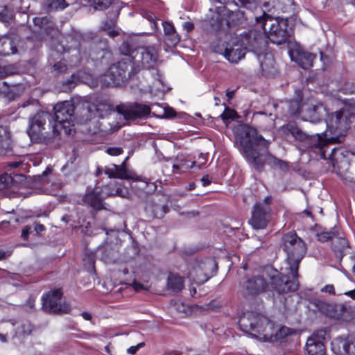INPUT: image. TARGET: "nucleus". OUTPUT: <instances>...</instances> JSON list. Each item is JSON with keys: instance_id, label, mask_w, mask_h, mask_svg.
Instances as JSON below:
<instances>
[{"instance_id": "1", "label": "nucleus", "mask_w": 355, "mask_h": 355, "mask_svg": "<svg viewBox=\"0 0 355 355\" xmlns=\"http://www.w3.org/2000/svg\"><path fill=\"white\" fill-rule=\"evenodd\" d=\"M236 144L246 159L258 171H261L269 156V142L259 135L255 128L247 125H239L234 130Z\"/></svg>"}, {"instance_id": "2", "label": "nucleus", "mask_w": 355, "mask_h": 355, "mask_svg": "<svg viewBox=\"0 0 355 355\" xmlns=\"http://www.w3.org/2000/svg\"><path fill=\"white\" fill-rule=\"evenodd\" d=\"M28 134L36 142L49 144L59 135L58 123L54 116L47 112H38L30 119Z\"/></svg>"}, {"instance_id": "3", "label": "nucleus", "mask_w": 355, "mask_h": 355, "mask_svg": "<svg viewBox=\"0 0 355 355\" xmlns=\"http://www.w3.org/2000/svg\"><path fill=\"white\" fill-rule=\"evenodd\" d=\"M239 324L243 331L259 340H268L274 335V324L264 315L254 311L245 313Z\"/></svg>"}, {"instance_id": "4", "label": "nucleus", "mask_w": 355, "mask_h": 355, "mask_svg": "<svg viewBox=\"0 0 355 355\" xmlns=\"http://www.w3.org/2000/svg\"><path fill=\"white\" fill-rule=\"evenodd\" d=\"M280 247L286 253L287 270L293 277H298L299 264L306 252L304 241L295 232H290L283 235Z\"/></svg>"}, {"instance_id": "5", "label": "nucleus", "mask_w": 355, "mask_h": 355, "mask_svg": "<svg viewBox=\"0 0 355 355\" xmlns=\"http://www.w3.org/2000/svg\"><path fill=\"white\" fill-rule=\"evenodd\" d=\"M256 21L261 25L267 40L272 43L282 44L288 40L290 33L286 19L273 18L264 12L262 16L256 17Z\"/></svg>"}, {"instance_id": "6", "label": "nucleus", "mask_w": 355, "mask_h": 355, "mask_svg": "<svg viewBox=\"0 0 355 355\" xmlns=\"http://www.w3.org/2000/svg\"><path fill=\"white\" fill-rule=\"evenodd\" d=\"M132 68L130 58H124L117 63L111 65L108 70L101 76L100 81L103 85L106 87L118 86L130 78Z\"/></svg>"}, {"instance_id": "7", "label": "nucleus", "mask_w": 355, "mask_h": 355, "mask_svg": "<svg viewBox=\"0 0 355 355\" xmlns=\"http://www.w3.org/2000/svg\"><path fill=\"white\" fill-rule=\"evenodd\" d=\"M271 196L266 197L263 200L257 202L252 207L249 224L254 230L266 229L272 219L270 204Z\"/></svg>"}, {"instance_id": "8", "label": "nucleus", "mask_w": 355, "mask_h": 355, "mask_svg": "<svg viewBox=\"0 0 355 355\" xmlns=\"http://www.w3.org/2000/svg\"><path fill=\"white\" fill-rule=\"evenodd\" d=\"M282 130L285 135H291L296 140L306 142L310 147L319 149L322 157L324 158L325 155L323 148L327 145V142L326 140L322 139L321 135L316 134L315 135L309 136L300 129L295 123L292 122L283 126Z\"/></svg>"}, {"instance_id": "9", "label": "nucleus", "mask_w": 355, "mask_h": 355, "mask_svg": "<svg viewBox=\"0 0 355 355\" xmlns=\"http://www.w3.org/2000/svg\"><path fill=\"white\" fill-rule=\"evenodd\" d=\"M297 278L293 277L290 270L286 275L280 274L277 270L272 269L268 271L270 286L279 294L295 291L299 286Z\"/></svg>"}, {"instance_id": "10", "label": "nucleus", "mask_w": 355, "mask_h": 355, "mask_svg": "<svg viewBox=\"0 0 355 355\" xmlns=\"http://www.w3.org/2000/svg\"><path fill=\"white\" fill-rule=\"evenodd\" d=\"M74 105L71 101H64L57 103L54 107V119L60 128L64 129L67 135L73 130Z\"/></svg>"}, {"instance_id": "11", "label": "nucleus", "mask_w": 355, "mask_h": 355, "mask_svg": "<svg viewBox=\"0 0 355 355\" xmlns=\"http://www.w3.org/2000/svg\"><path fill=\"white\" fill-rule=\"evenodd\" d=\"M217 269L218 266L215 260L206 259L205 261L196 262L189 269L188 277L195 283L202 284L214 275Z\"/></svg>"}, {"instance_id": "12", "label": "nucleus", "mask_w": 355, "mask_h": 355, "mask_svg": "<svg viewBox=\"0 0 355 355\" xmlns=\"http://www.w3.org/2000/svg\"><path fill=\"white\" fill-rule=\"evenodd\" d=\"M350 119L349 112L346 109L329 114L326 119V125L331 133L340 136L343 135L349 128Z\"/></svg>"}, {"instance_id": "13", "label": "nucleus", "mask_w": 355, "mask_h": 355, "mask_svg": "<svg viewBox=\"0 0 355 355\" xmlns=\"http://www.w3.org/2000/svg\"><path fill=\"white\" fill-rule=\"evenodd\" d=\"M240 42L245 50L253 51L257 54L265 50L268 41L263 31L251 30L241 35Z\"/></svg>"}, {"instance_id": "14", "label": "nucleus", "mask_w": 355, "mask_h": 355, "mask_svg": "<svg viewBox=\"0 0 355 355\" xmlns=\"http://www.w3.org/2000/svg\"><path fill=\"white\" fill-rule=\"evenodd\" d=\"M116 112L127 121L146 119L150 114V107L141 103L121 104L116 107Z\"/></svg>"}, {"instance_id": "15", "label": "nucleus", "mask_w": 355, "mask_h": 355, "mask_svg": "<svg viewBox=\"0 0 355 355\" xmlns=\"http://www.w3.org/2000/svg\"><path fill=\"white\" fill-rule=\"evenodd\" d=\"M62 293L60 289L49 292L42 297L43 308L51 313H67L70 307L68 304L62 302Z\"/></svg>"}, {"instance_id": "16", "label": "nucleus", "mask_w": 355, "mask_h": 355, "mask_svg": "<svg viewBox=\"0 0 355 355\" xmlns=\"http://www.w3.org/2000/svg\"><path fill=\"white\" fill-rule=\"evenodd\" d=\"M131 57L135 63L148 69L153 68L158 61V53L155 46L139 47L132 52Z\"/></svg>"}, {"instance_id": "17", "label": "nucleus", "mask_w": 355, "mask_h": 355, "mask_svg": "<svg viewBox=\"0 0 355 355\" xmlns=\"http://www.w3.org/2000/svg\"><path fill=\"white\" fill-rule=\"evenodd\" d=\"M268 272L263 275L253 276L248 279L243 284L244 293L248 295H257L268 291L270 288Z\"/></svg>"}, {"instance_id": "18", "label": "nucleus", "mask_w": 355, "mask_h": 355, "mask_svg": "<svg viewBox=\"0 0 355 355\" xmlns=\"http://www.w3.org/2000/svg\"><path fill=\"white\" fill-rule=\"evenodd\" d=\"M301 114L305 121L318 123L327 115V110L322 103H313L311 102L302 105Z\"/></svg>"}, {"instance_id": "19", "label": "nucleus", "mask_w": 355, "mask_h": 355, "mask_svg": "<svg viewBox=\"0 0 355 355\" xmlns=\"http://www.w3.org/2000/svg\"><path fill=\"white\" fill-rule=\"evenodd\" d=\"M326 331L320 330L313 333L306 340V348L309 355H324L325 347L322 342Z\"/></svg>"}, {"instance_id": "20", "label": "nucleus", "mask_w": 355, "mask_h": 355, "mask_svg": "<svg viewBox=\"0 0 355 355\" xmlns=\"http://www.w3.org/2000/svg\"><path fill=\"white\" fill-rule=\"evenodd\" d=\"M331 349L336 355H355V336L334 339L331 342Z\"/></svg>"}, {"instance_id": "21", "label": "nucleus", "mask_w": 355, "mask_h": 355, "mask_svg": "<svg viewBox=\"0 0 355 355\" xmlns=\"http://www.w3.org/2000/svg\"><path fill=\"white\" fill-rule=\"evenodd\" d=\"M224 57L232 63H237L244 58L245 50L240 42H227L219 51Z\"/></svg>"}, {"instance_id": "22", "label": "nucleus", "mask_w": 355, "mask_h": 355, "mask_svg": "<svg viewBox=\"0 0 355 355\" xmlns=\"http://www.w3.org/2000/svg\"><path fill=\"white\" fill-rule=\"evenodd\" d=\"M290 57L293 61L297 63L302 68L306 69L312 66L316 55L297 46L291 49Z\"/></svg>"}, {"instance_id": "23", "label": "nucleus", "mask_w": 355, "mask_h": 355, "mask_svg": "<svg viewBox=\"0 0 355 355\" xmlns=\"http://www.w3.org/2000/svg\"><path fill=\"white\" fill-rule=\"evenodd\" d=\"M311 303L322 314L338 320V314L341 311L340 304L328 303L318 299L313 300Z\"/></svg>"}, {"instance_id": "24", "label": "nucleus", "mask_w": 355, "mask_h": 355, "mask_svg": "<svg viewBox=\"0 0 355 355\" xmlns=\"http://www.w3.org/2000/svg\"><path fill=\"white\" fill-rule=\"evenodd\" d=\"M17 37L6 35L0 37V55L6 56L15 53L17 49Z\"/></svg>"}, {"instance_id": "25", "label": "nucleus", "mask_w": 355, "mask_h": 355, "mask_svg": "<svg viewBox=\"0 0 355 355\" xmlns=\"http://www.w3.org/2000/svg\"><path fill=\"white\" fill-rule=\"evenodd\" d=\"M128 159L126 157L125 160L121 164H112V167L105 166L103 169V172L110 178H119V179H127L128 175L125 170V162Z\"/></svg>"}, {"instance_id": "26", "label": "nucleus", "mask_w": 355, "mask_h": 355, "mask_svg": "<svg viewBox=\"0 0 355 355\" xmlns=\"http://www.w3.org/2000/svg\"><path fill=\"white\" fill-rule=\"evenodd\" d=\"M85 203L89 205L96 210L104 209L103 198L99 192L95 191H89L83 198Z\"/></svg>"}, {"instance_id": "27", "label": "nucleus", "mask_w": 355, "mask_h": 355, "mask_svg": "<svg viewBox=\"0 0 355 355\" xmlns=\"http://www.w3.org/2000/svg\"><path fill=\"white\" fill-rule=\"evenodd\" d=\"M348 247V242L346 239L338 231L332 239V250L338 257L342 258L343 251Z\"/></svg>"}, {"instance_id": "28", "label": "nucleus", "mask_w": 355, "mask_h": 355, "mask_svg": "<svg viewBox=\"0 0 355 355\" xmlns=\"http://www.w3.org/2000/svg\"><path fill=\"white\" fill-rule=\"evenodd\" d=\"M165 35V42L169 46H175L180 42V37L172 24L165 21L163 23Z\"/></svg>"}, {"instance_id": "29", "label": "nucleus", "mask_w": 355, "mask_h": 355, "mask_svg": "<svg viewBox=\"0 0 355 355\" xmlns=\"http://www.w3.org/2000/svg\"><path fill=\"white\" fill-rule=\"evenodd\" d=\"M261 55H259L260 65L262 71L268 75L275 71V61L271 54L266 53L263 55V59H261Z\"/></svg>"}, {"instance_id": "30", "label": "nucleus", "mask_w": 355, "mask_h": 355, "mask_svg": "<svg viewBox=\"0 0 355 355\" xmlns=\"http://www.w3.org/2000/svg\"><path fill=\"white\" fill-rule=\"evenodd\" d=\"M168 288L174 291L179 292L184 287V281L182 277L175 274H170L167 279Z\"/></svg>"}, {"instance_id": "31", "label": "nucleus", "mask_w": 355, "mask_h": 355, "mask_svg": "<svg viewBox=\"0 0 355 355\" xmlns=\"http://www.w3.org/2000/svg\"><path fill=\"white\" fill-rule=\"evenodd\" d=\"M16 96L15 85H9L6 82L0 80V97L13 100Z\"/></svg>"}, {"instance_id": "32", "label": "nucleus", "mask_w": 355, "mask_h": 355, "mask_svg": "<svg viewBox=\"0 0 355 355\" xmlns=\"http://www.w3.org/2000/svg\"><path fill=\"white\" fill-rule=\"evenodd\" d=\"M17 179L19 181H24L25 180V176L21 174H15L14 177H12L11 175L3 174L0 175V190L4 189L12 183V181H17Z\"/></svg>"}, {"instance_id": "33", "label": "nucleus", "mask_w": 355, "mask_h": 355, "mask_svg": "<svg viewBox=\"0 0 355 355\" xmlns=\"http://www.w3.org/2000/svg\"><path fill=\"white\" fill-rule=\"evenodd\" d=\"M338 315V320L349 321L355 318V307L341 304V311Z\"/></svg>"}, {"instance_id": "34", "label": "nucleus", "mask_w": 355, "mask_h": 355, "mask_svg": "<svg viewBox=\"0 0 355 355\" xmlns=\"http://www.w3.org/2000/svg\"><path fill=\"white\" fill-rule=\"evenodd\" d=\"M10 147V132L8 127L0 125V148L8 150Z\"/></svg>"}, {"instance_id": "35", "label": "nucleus", "mask_w": 355, "mask_h": 355, "mask_svg": "<svg viewBox=\"0 0 355 355\" xmlns=\"http://www.w3.org/2000/svg\"><path fill=\"white\" fill-rule=\"evenodd\" d=\"M45 5L49 11L64 9L67 6L65 0H45Z\"/></svg>"}, {"instance_id": "36", "label": "nucleus", "mask_w": 355, "mask_h": 355, "mask_svg": "<svg viewBox=\"0 0 355 355\" xmlns=\"http://www.w3.org/2000/svg\"><path fill=\"white\" fill-rule=\"evenodd\" d=\"M33 329V325L28 321H24L18 327L17 334L22 336L30 335Z\"/></svg>"}, {"instance_id": "37", "label": "nucleus", "mask_w": 355, "mask_h": 355, "mask_svg": "<svg viewBox=\"0 0 355 355\" xmlns=\"http://www.w3.org/2000/svg\"><path fill=\"white\" fill-rule=\"evenodd\" d=\"M336 232H337V230H336L334 228L331 231H329V232L323 231L321 232H318L315 234V236L319 241L326 242L329 240H332L334 236H335Z\"/></svg>"}, {"instance_id": "38", "label": "nucleus", "mask_w": 355, "mask_h": 355, "mask_svg": "<svg viewBox=\"0 0 355 355\" xmlns=\"http://www.w3.org/2000/svg\"><path fill=\"white\" fill-rule=\"evenodd\" d=\"M12 19V12L6 6L0 8V21L8 23Z\"/></svg>"}, {"instance_id": "39", "label": "nucleus", "mask_w": 355, "mask_h": 355, "mask_svg": "<svg viewBox=\"0 0 355 355\" xmlns=\"http://www.w3.org/2000/svg\"><path fill=\"white\" fill-rule=\"evenodd\" d=\"M236 116V112L234 110L226 108L220 115V117L225 123H227L228 120L234 119Z\"/></svg>"}, {"instance_id": "40", "label": "nucleus", "mask_w": 355, "mask_h": 355, "mask_svg": "<svg viewBox=\"0 0 355 355\" xmlns=\"http://www.w3.org/2000/svg\"><path fill=\"white\" fill-rule=\"evenodd\" d=\"M301 108L302 105H300L299 101H292L289 105V112L292 114H301Z\"/></svg>"}, {"instance_id": "41", "label": "nucleus", "mask_w": 355, "mask_h": 355, "mask_svg": "<svg viewBox=\"0 0 355 355\" xmlns=\"http://www.w3.org/2000/svg\"><path fill=\"white\" fill-rule=\"evenodd\" d=\"M52 69L56 73H62L67 70V65L64 62L60 61L55 63Z\"/></svg>"}, {"instance_id": "42", "label": "nucleus", "mask_w": 355, "mask_h": 355, "mask_svg": "<svg viewBox=\"0 0 355 355\" xmlns=\"http://www.w3.org/2000/svg\"><path fill=\"white\" fill-rule=\"evenodd\" d=\"M33 22L35 26L43 28L48 24L49 18L47 17H36L33 19Z\"/></svg>"}, {"instance_id": "43", "label": "nucleus", "mask_w": 355, "mask_h": 355, "mask_svg": "<svg viewBox=\"0 0 355 355\" xmlns=\"http://www.w3.org/2000/svg\"><path fill=\"white\" fill-rule=\"evenodd\" d=\"M106 152L111 156H117L123 153V148L120 147H111L108 148Z\"/></svg>"}, {"instance_id": "44", "label": "nucleus", "mask_w": 355, "mask_h": 355, "mask_svg": "<svg viewBox=\"0 0 355 355\" xmlns=\"http://www.w3.org/2000/svg\"><path fill=\"white\" fill-rule=\"evenodd\" d=\"M32 229H33V227L31 225H26L25 227H24V228L22 230L21 237L24 240H27L29 234L33 232Z\"/></svg>"}, {"instance_id": "45", "label": "nucleus", "mask_w": 355, "mask_h": 355, "mask_svg": "<svg viewBox=\"0 0 355 355\" xmlns=\"http://www.w3.org/2000/svg\"><path fill=\"white\" fill-rule=\"evenodd\" d=\"M31 226L33 228V231H35L37 234H39L45 230V227L42 224L38 223H34Z\"/></svg>"}, {"instance_id": "46", "label": "nucleus", "mask_w": 355, "mask_h": 355, "mask_svg": "<svg viewBox=\"0 0 355 355\" xmlns=\"http://www.w3.org/2000/svg\"><path fill=\"white\" fill-rule=\"evenodd\" d=\"M144 345V343H139L137 346H132V347H129L128 349L127 352L128 354H135L137 352V350L141 347H143Z\"/></svg>"}, {"instance_id": "47", "label": "nucleus", "mask_w": 355, "mask_h": 355, "mask_svg": "<svg viewBox=\"0 0 355 355\" xmlns=\"http://www.w3.org/2000/svg\"><path fill=\"white\" fill-rule=\"evenodd\" d=\"M322 292L328 293L329 294H334V287L331 284H329L325 286L321 289Z\"/></svg>"}, {"instance_id": "48", "label": "nucleus", "mask_w": 355, "mask_h": 355, "mask_svg": "<svg viewBox=\"0 0 355 355\" xmlns=\"http://www.w3.org/2000/svg\"><path fill=\"white\" fill-rule=\"evenodd\" d=\"M163 115L166 118H171L175 115V112L172 109L164 110Z\"/></svg>"}, {"instance_id": "49", "label": "nucleus", "mask_w": 355, "mask_h": 355, "mask_svg": "<svg viewBox=\"0 0 355 355\" xmlns=\"http://www.w3.org/2000/svg\"><path fill=\"white\" fill-rule=\"evenodd\" d=\"M0 73L1 77H4L11 74V72L8 71L7 67H0Z\"/></svg>"}, {"instance_id": "50", "label": "nucleus", "mask_w": 355, "mask_h": 355, "mask_svg": "<svg viewBox=\"0 0 355 355\" xmlns=\"http://www.w3.org/2000/svg\"><path fill=\"white\" fill-rule=\"evenodd\" d=\"M183 26L188 32L192 31L194 28V25L191 22H185Z\"/></svg>"}, {"instance_id": "51", "label": "nucleus", "mask_w": 355, "mask_h": 355, "mask_svg": "<svg viewBox=\"0 0 355 355\" xmlns=\"http://www.w3.org/2000/svg\"><path fill=\"white\" fill-rule=\"evenodd\" d=\"M22 164L21 161H14L8 163V166L10 168H17Z\"/></svg>"}, {"instance_id": "52", "label": "nucleus", "mask_w": 355, "mask_h": 355, "mask_svg": "<svg viewBox=\"0 0 355 355\" xmlns=\"http://www.w3.org/2000/svg\"><path fill=\"white\" fill-rule=\"evenodd\" d=\"M201 182L202 183V185L204 187L209 185L211 183V181L209 180L208 176H203L201 178Z\"/></svg>"}, {"instance_id": "53", "label": "nucleus", "mask_w": 355, "mask_h": 355, "mask_svg": "<svg viewBox=\"0 0 355 355\" xmlns=\"http://www.w3.org/2000/svg\"><path fill=\"white\" fill-rule=\"evenodd\" d=\"M206 162V159L205 157L201 155L199 158H198V161L197 162V163L198 164V167L200 168V166L205 164Z\"/></svg>"}, {"instance_id": "54", "label": "nucleus", "mask_w": 355, "mask_h": 355, "mask_svg": "<svg viewBox=\"0 0 355 355\" xmlns=\"http://www.w3.org/2000/svg\"><path fill=\"white\" fill-rule=\"evenodd\" d=\"M344 294L350 297L351 298L355 300V289L352 290V291H347Z\"/></svg>"}, {"instance_id": "55", "label": "nucleus", "mask_w": 355, "mask_h": 355, "mask_svg": "<svg viewBox=\"0 0 355 355\" xmlns=\"http://www.w3.org/2000/svg\"><path fill=\"white\" fill-rule=\"evenodd\" d=\"M9 254L2 250H0V260H3L8 257Z\"/></svg>"}, {"instance_id": "56", "label": "nucleus", "mask_w": 355, "mask_h": 355, "mask_svg": "<svg viewBox=\"0 0 355 355\" xmlns=\"http://www.w3.org/2000/svg\"><path fill=\"white\" fill-rule=\"evenodd\" d=\"M81 315L83 317V318L86 320H90L92 319V315L90 313L87 312H83L81 313Z\"/></svg>"}, {"instance_id": "57", "label": "nucleus", "mask_w": 355, "mask_h": 355, "mask_svg": "<svg viewBox=\"0 0 355 355\" xmlns=\"http://www.w3.org/2000/svg\"><path fill=\"white\" fill-rule=\"evenodd\" d=\"M119 33L116 31H108L107 35L111 37H114L115 36L118 35Z\"/></svg>"}, {"instance_id": "58", "label": "nucleus", "mask_w": 355, "mask_h": 355, "mask_svg": "<svg viewBox=\"0 0 355 355\" xmlns=\"http://www.w3.org/2000/svg\"><path fill=\"white\" fill-rule=\"evenodd\" d=\"M103 169H104V168H101L99 166L97 167L96 173H95L96 176L99 177L102 174Z\"/></svg>"}, {"instance_id": "59", "label": "nucleus", "mask_w": 355, "mask_h": 355, "mask_svg": "<svg viewBox=\"0 0 355 355\" xmlns=\"http://www.w3.org/2000/svg\"><path fill=\"white\" fill-rule=\"evenodd\" d=\"M279 331H280L281 334H290V329L288 328H286V327L281 328Z\"/></svg>"}, {"instance_id": "60", "label": "nucleus", "mask_w": 355, "mask_h": 355, "mask_svg": "<svg viewBox=\"0 0 355 355\" xmlns=\"http://www.w3.org/2000/svg\"><path fill=\"white\" fill-rule=\"evenodd\" d=\"M134 287H135V290H137V291H139V290L143 288V286L139 283H135Z\"/></svg>"}, {"instance_id": "61", "label": "nucleus", "mask_w": 355, "mask_h": 355, "mask_svg": "<svg viewBox=\"0 0 355 355\" xmlns=\"http://www.w3.org/2000/svg\"><path fill=\"white\" fill-rule=\"evenodd\" d=\"M303 213L308 217H311L312 216V214L310 210L309 209H305Z\"/></svg>"}, {"instance_id": "62", "label": "nucleus", "mask_w": 355, "mask_h": 355, "mask_svg": "<svg viewBox=\"0 0 355 355\" xmlns=\"http://www.w3.org/2000/svg\"><path fill=\"white\" fill-rule=\"evenodd\" d=\"M0 340L2 343H6L7 341L6 335L0 333Z\"/></svg>"}, {"instance_id": "63", "label": "nucleus", "mask_w": 355, "mask_h": 355, "mask_svg": "<svg viewBox=\"0 0 355 355\" xmlns=\"http://www.w3.org/2000/svg\"><path fill=\"white\" fill-rule=\"evenodd\" d=\"M234 91H230V92H227V96L229 98H231L233 97L234 96Z\"/></svg>"}, {"instance_id": "64", "label": "nucleus", "mask_w": 355, "mask_h": 355, "mask_svg": "<svg viewBox=\"0 0 355 355\" xmlns=\"http://www.w3.org/2000/svg\"><path fill=\"white\" fill-rule=\"evenodd\" d=\"M51 173V170L50 168H46V171H44L43 173H42V175L44 176H46L48 174Z\"/></svg>"}]
</instances>
